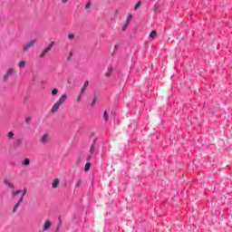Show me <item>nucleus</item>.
<instances>
[{"label": "nucleus", "mask_w": 232, "mask_h": 232, "mask_svg": "<svg viewBox=\"0 0 232 232\" xmlns=\"http://www.w3.org/2000/svg\"><path fill=\"white\" fill-rule=\"evenodd\" d=\"M88 86H90V82L89 81H85L83 83V86L81 89L82 94H84V92H86V89L88 88Z\"/></svg>", "instance_id": "nucleus-9"}, {"label": "nucleus", "mask_w": 232, "mask_h": 232, "mask_svg": "<svg viewBox=\"0 0 232 232\" xmlns=\"http://www.w3.org/2000/svg\"><path fill=\"white\" fill-rule=\"evenodd\" d=\"M82 92H80L79 96L76 99V102H81L82 101Z\"/></svg>", "instance_id": "nucleus-24"}, {"label": "nucleus", "mask_w": 232, "mask_h": 232, "mask_svg": "<svg viewBox=\"0 0 232 232\" xmlns=\"http://www.w3.org/2000/svg\"><path fill=\"white\" fill-rule=\"evenodd\" d=\"M93 159V154H90L88 157H87V160H92Z\"/></svg>", "instance_id": "nucleus-30"}, {"label": "nucleus", "mask_w": 232, "mask_h": 232, "mask_svg": "<svg viewBox=\"0 0 232 232\" xmlns=\"http://www.w3.org/2000/svg\"><path fill=\"white\" fill-rule=\"evenodd\" d=\"M7 137H8V139H12V138L14 137V132L9 131V132L7 133Z\"/></svg>", "instance_id": "nucleus-28"}, {"label": "nucleus", "mask_w": 232, "mask_h": 232, "mask_svg": "<svg viewBox=\"0 0 232 232\" xmlns=\"http://www.w3.org/2000/svg\"><path fill=\"white\" fill-rule=\"evenodd\" d=\"M26 193H28V189L26 188H24L22 191V197L19 198L18 202L15 203L14 208H13V213H15L17 209H19V206L24 202V197L26 196Z\"/></svg>", "instance_id": "nucleus-1"}, {"label": "nucleus", "mask_w": 232, "mask_h": 232, "mask_svg": "<svg viewBox=\"0 0 232 232\" xmlns=\"http://www.w3.org/2000/svg\"><path fill=\"white\" fill-rule=\"evenodd\" d=\"M128 26H130V24H128V23L126 22V24L122 27V32H126V28H128Z\"/></svg>", "instance_id": "nucleus-27"}, {"label": "nucleus", "mask_w": 232, "mask_h": 232, "mask_svg": "<svg viewBox=\"0 0 232 232\" xmlns=\"http://www.w3.org/2000/svg\"><path fill=\"white\" fill-rule=\"evenodd\" d=\"M92 168V163L91 162H87L86 164H85V167H84V171L86 172V173H88V171H90V169Z\"/></svg>", "instance_id": "nucleus-13"}, {"label": "nucleus", "mask_w": 232, "mask_h": 232, "mask_svg": "<svg viewBox=\"0 0 232 232\" xmlns=\"http://www.w3.org/2000/svg\"><path fill=\"white\" fill-rule=\"evenodd\" d=\"M95 151V142H93L92 145H91V148H90V154L91 155H93Z\"/></svg>", "instance_id": "nucleus-15"}, {"label": "nucleus", "mask_w": 232, "mask_h": 232, "mask_svg": "<svg viewBox=\"0 0 232 232\" xmlns=\"http://www.w3.org/2000/svg\"><path fill=\"white\" fill-rule=\"evenodd\" d=\"M22 166H30V159L26 158L22 162Z\"/></svg>", "instance_id": "nucleus-14"}, {"label": "nucleus", "mask_w": 232, "mask_h": 232, "mask_svg": "<svg viewBox=\"0 0 232 232\" xmlns=\"http://www.w3.org/2000/svg\"><path fill=\"white\" fill-rule=\"evenodd\" d=\"M97 101H98L97 95H96V94H94V97H93V100H92V106H95V104H97Z\"/></svg>", "instance_id": "nucleus-20"}, {"label": "nucleus", "mask_w": 232, "mask_h": 232, "mask_svg": "<svg viewBox=\"0 0 232 232\" xmlns=\"http://www.w3.org/2000/svg\"><path fill=\"white\" fill-rule=\"evenodd\" d=\"M153 11H154V12H159V6H158L157 5H155L153 6Z\"/></svg>", "instance_id": "nucleus-29"}, {"label": "nucleus", "mask_w": 232, "mask_h": 232, "mask_svg": "<svg viewBox=\"0 0 232 232\" xmlns=\"http://www.w3.org/2000/svg\"><path fill=\"white\" fill-rule=\"evenodd\" d=\"M131 19H133V15L132 14H129L128 18H127V24H130V23H131Z\"/></svg>", "instance_id": "nucleus-23"}, {"label": "nucleus", "mask_w": 232, "mask_h": 232, "mask_svg": "<svg viewBox=\"0 0 232 232\" xmlns=\"http://www.w3.org/2000/svg\"><path fill=\"white\" fill-rule=\"evenodd\" d=\"M54 43L51 42L50 44L43 50V52L40 53V59H44V57H45L46 53H48V52H50V50H52V48L53 47Z\"/></svg>", "instance_id": "nucleus-4"}, {"label": "nucleus", "mask_w": 232, "mask_h": 232, "mask_svg": "<svg viewBox=\"0 0 232 232\" xmlns=\"http://www.w3.org/2000/svg\"><path fill=\"white\" fill-rule=\"evenodd\" d=\"M35 43H37V40H35V39L29 41L27 44H25L23 46V52L24 53H26V52H28V50H30V48H34V46H35Z\"/></svg>", "instance_id": "nucleus-3"}, {"label": "nucleus", "mask_w": 232, "mask_h": 232, "mask_svg": "<svg viewBox=\"0 0 232 232\" xmlns=\"http://www.w3.org/2000/svg\"><path fill=\"white\" fill-rule=\"evenodd\" d=\"M41 144H48L50 142V134L44 133L40 138Z\"/></svg>", "instance_id": "nucleus-5"}, {"label": "nucleus", "mask_w": 232, "mask_h": 232, "mask_svg": "<svg viewBox=\"0 0 232 232\" xmlns=\"http://www.w3.org/2000/svg\"><path fill=\"white\" fill-rule=\"evenodd\" d=\"M15 75V69L14 68H8L6 72L3 76V82H8L10 77H14Z\"/></svg>", "instance_id": "nucleus-2"}, {"label": "nucleus", "mask_w": 232, "mask_h": 232, "mask_svg": "<svg viewBox=\"0 0 232 232\" xmlns=\"http://www.w3.org/2000/svg\"><path fill=\"white\" fill-rule=\"evenodd\" d=\"M61 108V105L56 102L53 105V107H52V109H51V111H52V113H57V111H59V109Z\"/></svg>", "instance_id": "nucleus-8"}, {"label": "nucleus", "mask_w": 232, "mask_h": 232, "mask_svg": "<svg viewBox=\"0 0 232 232\" xmlns=\"http://www.w3.org/2000/svg\"><path fill=\"white\" fill-rule=\"evenodd\" d=\"M140 5H142V2L139 1V2L135 5V6H134V10H135V11L139 10V7L140 6Z\"/></svg>", "instance_id": "nucleus-22"}, {"label": "nucleus", "mask_w": 232, "mask_h": 232, "mask_svg": "<svg viewBox=\"0 0 232 232\" xmlns=\"http://www.w3.org/2000/svg\"><path fill=\"white\" fill-rule=\"evenodd\" d=\"M115 49H117V45H115Z\"/></svg>", "instance_id": "nucleus-33"}, {"label": "nucleus", "mask_w": 232, "mask_h": 232, "mask_svg": "<svg viewBox=\"0 0 232 232\" xmlns=\"http://www.w3.org/2000/svg\"><path fill=\"white\" fill-rule=\"evenodd\" d=\"M81 184H82V180L78 179L75 184V188H81Z\"/></svg>", "instance_id": "nucleus-25"}, {"label": "nucleus", "mask_w": 232, "mask_h": 232, "mask_svg": "<svg viewBox=\"0 0 232 232\" xmlns=\"http://www.w3.org/2000/svg\"><path fill=\"white\" fill-rule=\"evenodd\" d=\"M103 119H104L105 122H108V119H109V117H108V111H104V112H103Z\"/></svg>", "instance_id": "nucleus-18"}, {"label": "nucleus", "mask_w": 232, "mask_h": 232, "mask_svg": "<svg viewBox=\"0 0 232 232\" xmlns=\"http://www.w3.org/2000/svg\"><path fill=\"white\" fill-rule=\"evenodd\" d=\"M18 68H20V70H23V68H26V61L22 60L18 63Z\"/></svg>", "instance_id": "nucleus-12"}, {"label": "nucleus", "mask_w": 232, "mask_h": 232, "mask_svg": "<svg viewBox=\"0 0 232 232\" xmlns=\"http://www.w3.org/2000/svg\"><path fill=\"white\" fill-rule=\"evenodd\" d=\"M69 0H62V3L65 5V3H68Z\"/></svg>", "instance_id": "nucleus-32"}, {"label": "nucleus", "mask_w": 232, "mask_h": 232, "mask_svg": "<svg viewBox=\"0 0 232 232\" xmlns=\"http://www.w3.org/2000/svg\"><path fill=\"white\" fill-rule=\"evenodd\" d=\"M66 101H68V94L63 93L62 94V96L57 100V102L63 106V104H64V102H66Z\"/></svg>", "instance_id": "nucleus-6"}, {"label": "nucleus", "mask_w": 232, "mask_h": 232, "mask_svg": "<svg viewBox=\"0 0 232 232\" xmlns=\"http://www.w3.org/2000/svg\"><path fill=\"white\" fill-rule=\"evenodd\" d=\"M90 6H92V3L91 2H88L85 5V8L88 9L90 8Z\"/></svg>", "instance_id": "nucleus-31"}, {"label": "nucleus", "mask_w": 232, "mask_h": 232, "mask_svg": "<svg viewBox=\"0 0 232 232\" xmlns=\"http://www.w3.org/2000/svg\"><path fill=\"white\" fill-rule=\"evenodd\" d=\"M58 93H59V89H57V88L53 89V91H52V95L55 96V95H57Z\"/></svg>", "instance_id": "nucleus-21"}, {"label": "nucleus", "mask_w": 232, "mask_h": 232, "mask_svg": "<svg viewBox=\"0 0 232 232\" xmlns=\"http://www.w3.org/2000/svg\"><path fill=\"white\" fill-rule=\"evenodd\" d=\"M150 37V39H155L157 37V31H151Z\"/></svg>", "instance_id": "nucleus-17"}, {"label": "nucleus", "mask_w": 232, "mask_h": 232, "mask_svg": "<svg viewBox=\"0 0 232 232\" xmlns=\"http://www.w3.org/2000/svg\"><path fill=\"white\" fill-rule=\"evenodd\" d=\"M21 193H23V191L20 190V189H18V190H14V191L12 192V196H13V197H17V195H21Z\"/></svg>", "instance_id": "nucleus-16"}, {"label": "nucleus", "mask_w": 232, "mask_h": 232, "mask_svg": "<svg viewBox=\"0 0 232 232\" xmlns=\"http://www.w3.org/2000/svg\"><path fill=\"white\" fill-rule=\"evenodd\" d=\"M68 39H70V41L75 39V34H68Z\"/></svg>", "instance_id": "nucleus-26"}, {"label": "nucleus", "mask_w": 232, "mask_h": 232, "mask_svg": "<svg viewBox=\"0 0 232 232\" xmlns=\"http://www.w3.org/2000/svg\"><path fill=\"white\" fill-rule=\"evenodd\" d=\"M59 184H61V180H59V179H54L53 181V188L57 189V188H59Z\"/></svg>", "instance_id": "nucleus-11"}, {"label": "nucleus", "mask_w": 232, "mask_h": 232, "mask_svg": "<svg viewBox=\"0 0 232 232\" xmlns=\"http://www.w3.org/2000/svg\"><path fill=\"white\" fill-rule=\"evenodd\" d=\"M4 184H5V186H8V188H11L12 189H14L15 188V185L14 183L10 182V180H8V179H4Z\"/></svg>", "instance_id": "nucleus-10"}, {"label": "nucleus", "mask_w": 232, "mask_h": 232, "mask_svg": "<svg viewBox=\"0 0 232 232\" xmlns=\"http://www.w3.org/2000/svg\"><path fill=\"white\" fill-rule=\"evenodd\" d=\"M25 124H32V117L27 116L25 118Z\"/></svg>", "instance_id": "nucleus-19"}, {"label": "nucleus", "mask_w": 232, "mask_h": 232, "mask_svg": "<svg viewBox=\"0 0 232 232\" xmlns=\"http://www.w3.org/2000/svg\"><path fill=\"white\" fill-rule=\"evenodd\" d=\"M52 227V222L49 219H46L44 224V228L43 231H48Z\"/></svg>", "instance_id": "nucleus-7"}]
</instances>
